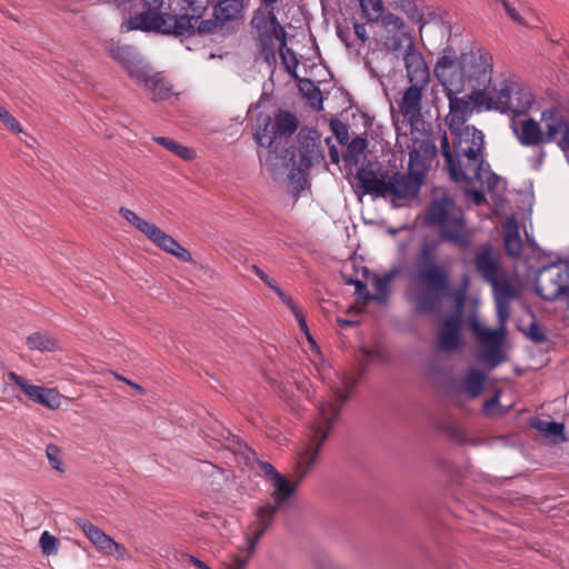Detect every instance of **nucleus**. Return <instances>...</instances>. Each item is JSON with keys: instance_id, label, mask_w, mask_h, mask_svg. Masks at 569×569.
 Instances as JSON below:
<instances>
[{"instance_id": "39448f33", "label": "nucleus", "mask_w": 569, "mask_h": 569, "mask_svg": "<svg viewBox=\"0 0 569 569\" xmlns=\"http://www.w3.org/2000/svg\"><path fill=\"white\" fill-rule=\"evenodd\" d=\"M513 132L523 146L555 142L569 161V116L557 108L542 111L540 121L527 118L512 122Z\"/></svg>"}, {"instance_id": "79ce46f5", "label": "nucleus", "mask_w": 569, "mask_h": 569, "mask_svg": "<svg viewBox=\"0 0 569 569\" xmlns=\"http://www.w3.org/2000/svg\"><path fill=\"white\" fill-rule=\"evenodd\" d=\"M2 123L11 131L21 134L20 140L24 142L28 147L32 148V143L27 139V134L23 132L20 123L12 118L9 113L2 112Z\"/></svg>"}, {"instance_id": "e2e57ef3", "label": "nucleus", "mask_w": 569, "mask_h": 569, "mask_svg": "<svg viewBox=\"0 0 569 569\" xmlns=\"http://www.w3.org/2000/svg\"><path fill=\"white\" fill-rule=\"evenodd\" d=\"M470 194H471V197H472V200H473L477 204H479V203L483 202V200H485V196H483L482 191H480V190H472V191L470 192Z\"/></svg>"}, {"instance_id": "a878e982", "label": "nucleus", "mask_w": 569, "mask_h": 569, "mask_svg": "<svg viewBox=\"0 0 569 569\" xmlns=\"http://www.w3.org/2000/svg\"><path fill=\"white\" fill-rule=\"evenodd\" d=\"M325 159L320 140L315 137L303 138L300 142V167L302 170L320 163Z\"/></svg>"}, {"instance_id": "f8f14e48", "label": "nucleus", "mask_w": 569, "mask_h": 569, "mask_svg": "<svg viewBox=\"0 0 569 569\" xmlns=\"http://www.w3.org/2000/svg\"><path fill=\"white\" fill-rule=\"evenodd\" d=\"M251 24L258 33L264 61L269 66L276 63V46L283 44L284 29L272 11L261 9L254 13Z\"/></svg>"}, {"instance_id": "603ef678", "label": "nucleus", "mask_w": 569, "mask_h": 569, "mask_svg": "<svg viewBox=\"0 0 569 569\" xmlns=\"http://www.w3.org/2000/svg\"><path fill=\"white\" fill-rule=\"evenodd\" d=\"M250 269L267 284L271 286V282L273 281L268 274H266L258 266L252 264L250 266Z\"/></svg>"}, {"instance_id": "473e14b6", "label": "nucleus", "mask_w": 569, "mask_h": 569, "mask_svg": "<svg viewBox=\"0 0 569 569\" xmlns=\"http://www.w3.org/2000/svg\"><path fill=\"white\" fill-rule=\"evenodd\" d=\"M485 375L471 369L463 379V390L472 398L478 397L483 388Z\"/></svg>"}, {"instance_id": "a211bd4d", "label": "nucleus", "mask_w": 569, "mask_h": 569, "mask_svg": "<svg viewBox=\"0 0 569 569\" xmlns=\"http://www.w3.org/2000/svg\"><path fill=\"white\" fill-rule=\"evenodd\" d=\"M267 148L268 151L264 156L259 152L260 162L274 179H278L295 163L292 146H288L286 142H276L272 147Z\"/></svg>"}, {"instance_id": "f257e3e1", "label": "nucleus", "mask_w": 569, "mask_h": 569, "mask_svg": "<svg viewBox=\"0 0 569 569\" xmlns=\"http://www.w3.org/2000/svg\"><path fill=\"white\" fill-rule=\"evenodd\" d=\"M433 72L446 92L458 94L468 89L472 90L473 96L492 81L491 57L480 49L460 54L446 49L438 58Z\"/></svg>"}, {"instance_id": "8fccbe9b", "label": "nucleus", "mask_w": 569, "mask_h": 569, "mask_svg": "<svg viewBox=\"0 0 569 569\" xmlns=\"http://www.w3.org/2000/svg\"><path fill=\"white\" fill-rule=\"evenodd\" d=\"M148 7V10L146 12H159L160 9H162L168 0H143Z\"/></svg>"}, {"instance_id": "c03bdc74", "label": "nucleus", "mask_w": 569, "mask_h": 569, "mask_svg": "<svg viewBox=\"0 0 569 569\" xmlns=\"http://www.w3.org/2000/svg\"><path fill=\"white\" fill-rule=\"evenodd\" d=\"M380 20L382 22V26L388 31H392V30L400 31V32L407 31L405 28L403 21L398 16H396L393 13H386V14L382 13V18Z\"/></svg>"}, {"instance_id": "6e6552de", "label": "nucleus", "mask_w": 569, "mask_h": 569, "mask_svg": "<svg viewBox=\"0 0 569 569\" xmlns=\"http://www.w3.org/2000/svg\"><path fill=\"white\" fill-rule=\"evenodd\" d=\"M352 381L342 378L339 383L331 386V395L319 402L317 416L311 425L310 445L305 450L306 462H312L321 445L328 438L340 415V406L349 398Z\"/></svg>"}, {"instance_id": "412c9836", "label": "nucleus", "mask_w": 569, "mask_h": 569, "mask_svg": "<svg viewBox=\"0 0 569 569\" xmlns=\"http://www.w3.org/2000/svg\"><path fill=\"white\" fill-rule=\"evenodd\" d=\"M461 313L458 311L447 318L439 328L435 349L440 352L451 353L462 345Z\"/></svg>"}, {"instance_id": "f3484780", "label": "nucleus", "mask_w": 569, "mask_h": 569, "mask_svg": "<svg viewBox=\"0 0 569 569\" xmlns=\"http://www.w3.org/2000/svg\"><path fill=\"white\" fill-rule=\"evenodd\" d=\"M406 51L403 52V63L406 76L411 84L427 87L430 79L429 68L422 53L416 48L411 36H405Z\"/></svg>"}, {"instance_id": "864d4df0", "label": "nucleus", "mask_w": 569, "mask_h": 569, "mask_svg": "<svg viewBox=\"0 0 569 569\" xmlns=\"http://www.w3.org/2000/svg\"><path fill=\"white\" fill-rule=\"evenodd\" d=\"M295 317L298 320L301 330H303L305 333L307 335L309 341H312V338H311V336L309 333V330H308V327H307V323H306V319H305L303 315L301 313V311L298 312L297 315H295Z\"/></svg>"}, {"instance_id": "6ab92c4d", "label": "nucleus", "mask_w": 569, "mask_h": 569, "mask_svg": "<svg viewBox=\"0 0 569 569\" xmlns=\"http://www.w3.org/2000/svg\"><path fill=\"white\" fill-rule=\"evenodd\" d=\"M77 526L82 530L84 536L98 551L107 556L117 553L119 559H126L128 557V550L122 545L116 542L110 536L89 520L78 519Z\"/></svg>"}, {"instance_id": "49530a36", "label": "nucleus", "mask_w": 569, "mask_h": 569, "mask_svg": "<svg viewBox=\"0 0 569 569\" xmlns=\"http://www.w3.org/2000/svg\"><path fill=\"white\" fill-rule=\"evenodd\" d=\"M523 333L535 342H542L546 340L545 330L535 321H532L526 329H523Z\"/></svg>"}, {"instance_id": "f03ea898", "label": "nucleus", "mask_w": 569, "mask_h": 569, "mask_svg": "<svg viewBox=\"0 0 569 569\" xmlns=\"http://www.w3.org/2000/svg\"><path fill=\"white\" fill-rule=\"evenodd\" d=\"M426 164L419 149L409 152L408 172H393L378 177L373 171L361 169L357 179L365 192L389 200L393 207H401L417 198L425 180Z\"/></svg>"}, {"instance_id": "774afa93", "label": "nucleus", "mask_w": 569, "mask_h": 569, "mask_svg": "<svg viewBox=\"0 0 569 569\" xmlns=\"http://www.w3.org/2000/svg\"><path fill=\"white\" fill-rule=\"evenodd\" d=\"M286 305L291 309L293 315H297L298 312H300V310L298 309V307L296 306V303L293 302V300L291 298L288 299Z\"/></svg>"}, {"instance_id": "052dcab7", "label": "nucleus", "mask_w": 569, "mask_h": 569, "mask_svg": "<svg viewBox=\"0 0 569 569\" xmlns=\"http://www.w3.org/2000/svg\"><path fill=\"white\" fill-rule=\"evenodd\" d=\"M270 289H272L277 295L278 297L282 300L283 303H286L288 301V299L290 298L289 296H287L278 286L274 281L271 282V286H268Z\"/></svg>"}, {"instance_id": "aec40b11", "label": "nucleus", "mask_w": 569, "mask_h": 569, "mask_svg": "<svg viewBox=\"0 0 569 569\" xmlns=\"http://www.w3.org/2000/svg\"><path fill=\"white\" fill-rule=\"evenodd\" d=\"M446 93L449 99V113L446 117V123L451 133H458L459 130L467 127L466 121L475 109L478 111L485 110V108H480L472 101V90H470L467 98H459L456 94H450L448 91Z\"/></svg>"}, {"instance_id": "f704fd0d", "label": "nucleus", "mask_w": 569, "mask_h": 569, "mask_svg": "<svg viewBox=\"0 0 569 569\" xmlns=\"http://www.w3.org/2000/svg\"><path fill=\"white\" fill-rule=\"evenodd\" d=\"M153 140L166 148L167 150L173 152L178 157L182 158L183 160H191L194 158L196 153L192 149L181 146L174 140L166 137H153Z\"/></svg>"}, {"instance_id": "5701e85b", "label": "nucleus", "mask_w": 569, "mask_h": 569, "mask_svg": "<svg viewBox=\"0 0 569 569\" xmlns=\"http://www.w3.org/2000/svg\"><path fill=\"white\" fill-rule=\"evenodd\" d=\"M109 52L119 61L132 78H141L146 73L148 63L138 57L136 50L127 44L111 43Z\"/></svg>"}, {"instance_id": "09e8293b", "label": "nucleus", "mask_w": 569, "mask_h": 569, "mask_svg": "<svg viewBox=\"0 0 569 569\" xmlns=\"http://www.w3.org/2000/svg\"><path fill=\"white\" fill-rule=\"evenodd\" d=\"M176 258H178L180 261L183 262H192V256L184 247H182L180 243L178 244V249H174L171 253Z\"/></svg>"}, {"instance_id": "7ed1b4c3", "label": "nucleus", "mask_w": 569, "mask_h": 569, "mask_svg": "<svg viewBox=\"0 0 569 569\" xmlns=\"http://www.w3.org/2000/svg\"><path fill=\"white\" fill-rule=\"evenodd\" d=\"M438 242H425L413 262L409 296L419 311L435 310L449 293L446 269L436 262Z\"/></svg>"}, {"instance_id": "9b49d317", "label": "nucleus", "mask_w": 569, "mask_h": 569, "mask_svg": "<svg viewBox=\"0 0 569 569\" xmlns=\"http://www.w3.org/2000/svg\"><path fill=\"white\" fill-rule=\"evenodd\" d=\"M279 507L270 502L257 506L253 509L254 519L249 523L244 537V547L240 551H246V556H236L234 562L237 569H243L254 553L259 540L263 537L267 530L272 526L274 517L279 511Z\"/></svg>"}, {"instance_id": "4d7b16f0", "label": "nucleus", "mask_w": 569, "mask_h": 569, "mask_svg": "<svg viewBox=\"0 0 569 569\" xmlns=\"http://www.w3.org/2000/svg\"><path fill=\"white\" fill-rule=\"evenodd\" d=\"M270 289H272L277 295L278 297L282 300L283 303H286L288 301V299L290 298L289 296H287L278 286L274 281L271 282V286H268Z\"/></svg>"}, {"instance_id": "ea45409f", "label": "nucleus", "mask_w": 569, "mask_h": 569, "mask_svg": "<svg viewBox=\"0 0 569 569\" xmlns=\"http://www.w3.org/2000/svg\"><path fill=\"white\" fill-rule=\"evenodd\" d=\"M536 427L553 440L562 439L563 425L553 421H538Z\"/></svg>"}, {"instance_id": "bf43d9fd", "label": "nucleus", "mask_w": 569, "mask_h": 569, "mask_svg": "<svg viewBox=\"0 0 569 569\" xmlns=\"http://www.w3.org/2000/svg\"><path fill=\"white\" fill-rule=\"evenodd\" d=\"M270 289H272L277 295L278 297L282 300L283 303H286L288 301V299L290 298L289 296H287L278 286L274 281L271 282V286H268Z\"/></svg>"}, {"instance_id": "c85d7f7f", "label": "nucleus", "mask_w": 569, "mask_h": 569, "mask_svg": "<svg viewBox=\"0 0 569 569\" xmlns=\"http://www.w3.org/2000/svg\"><path fill=\"white\" fill-rule=\"evenodd\" d=\"M505 247L510 256L517 257L521 252L522 241L515 218H509L505 224Z\"/></svg>"}, {"instance_id": "5fc2aeb1", "label": "nucleus", "mask_w": 569, "mask_h": 569, "mask_svg": "<svg viewBox=\"0 0 569 569\" xmlns=\"http://www.w3.org/2000/svg\"><path fill=\"white\" fill-rule=\"evenodd\" d=\"M326 142L327 144L329 146V153H330V159L333 163H338L339 162V152L337 150V148L335 146H331V138H327L326 139Z\"/></svg>"}, {"instance_id": "2eb2a0df", "label": "nucleus", "mask_w": 569, "mask_h": 569, "mask_svg": "<svg viewBox=\"0 0 569 569\" xmlns=\"http://www.w3.org/2000/svg\"><path fill=\"white\" fill-rule=\"evenodd\" d=\"M298 128L297 118L289 112H279L274 120L264 119V127L254 133V139L260 147H272L276 142H286Z\"/></svg>"}, {"instance_id": "ddd939ff", "label": "nucleus", "mask_w": 569, "mask_h": 569, "mask_svg": "<svg viewBox=\"0 0 569 569\" xmlns=\"http://www.w3.org/2000/svg\"><path fill=\"white\" fill-rule=\"evenodd\" d=\"M476 268L483 279L491 284L495 301H498L499 296H503L507 301H512L518 297V290L506 279L490 248H482L477 253Z\"/></svg>"}, {"instance_id": "b1692460", "label": "nucleus", "mask_w": 569, "mask_h": 569, "mask_svg": "<svg viewBox=\"0 0 569 569\" xmlns=\"http://www.w3.org/2000/svg\"><path fill=\"white\" fill-rule=\"evenodd\" d=\"M220 437L226 441V451L230 452L233 459L244 462H263L252 448L231 435L229 430L223 429Z\"/></svg>"}, {"instance_id": "13d9d810", "label": "nucleus", "mask_w": 569, "mask_h": 569, "mask_svg": "<svg viewBox=\"0 0 569 569\" xmlns=\"http://www.w3.org/2000/svg\"><path fill=\"white\" fill-rule=\"evenodd\" d=\"M270 289H272L277 295L278 297L282 300L283 303H286L288 301V299L290 298L289 296H287L278 286L274 281L271 282V286H268Z\"/></svg>"}, {"instance_id": "9d476101", "label": "nucleus", "mask_w": 569, "mask_h": 569, "mask_svg": "<svg viewBox=\"0 0 569 569\" xmlns=\"http://www.w3.org/2000/svg\"><path fill=\"white\" fill-rule=\"evenodd\" d=\"M426 220L428 224H436L442 228L441 238L443 240L452 242L460 248H467L470 244L462 214L448 197L435 200L430 204Z\"/></svg>"}, {"instance_id": "a19ab883", "label": "nucleus", "mask_w": 569, "mask_h": 569, "mask_svg": "<svg viewBox=\"0 0 569 569\" xmlns=\"http://www.w3.org/2000/svg\"><path fill=\"white\" fill-rule=\"evenodd\" d=\"M39 545L42 553L46 556L56 555L59 550L58 539L48 531L41 533Z\"/></svg>"}, {"instance_id": "de8ad7c7", "label": "nucleus", "mask_w": 569, "mask_h": 569, "mask_svg": "<svg viewBox=\"0 0 569 569\" xmlns=\"http://www.w3.org/2000/svg\"><path fill=\"white\" fill-rule=\"evenodd\" d=\"M46 455L50 462H58L60 459L64 458L61 449L54 445L47 446Z\"/></svg>"}, {"instance_id": "0e129e2a", "label": "nucleus", "mask_w": 569, "mask_h": 569, "mask_svg": "<svg viewBox=\"0 0 569 569\" xmlns=\"http://www.w3.org/2000/svg\"><path fill=\"white\" fill-rule=\"evenodd\" d=\"M499 403V396L496 395L490 400L486 402V410H489L491 407H495Z\"/></svg>"}, {"instance_id": "bb28decb", "label": "nucleus", "mask_w": 569, "mask_h": 569, "mask_svg": "<svg viewBox=\"0 0 569 569\" xmlns=\"http://www.w3.org/2000/svg\"><path fill=\"white\" fill-rule=\"evenodd\" d=\"M242 9L241 0H217L213 9L214 19H209L217 24V31L222 29L223 23L236 19Z\"/></svg>"}, {"instance_id": "20e7f679", "label": "nucleus", "mask_w": 569, "mask_h": 569, "mask_svg": "<svg viewBox=\"0 0 569 569\" xmlns=\"http://www.w3.org/2000/svg\"><path fill=\"white\" fill-rule=\"evenodd\" d=\"M453 136L455 154L461 171L460 181L479 183L488 190L499 187L500 177L493 173L483 161V134L475 127H465Z\"/></svg>"}, {"instance_id": "423d86ee", "label": "nucleus", "mask_w": 569, "mask_h": 569, "mask_svg": "<svg viewBox=\"0 0 569 569\" xmlns=\"http://www.w3.org/2000/svg\"><path fill=\"white\" fill-rule=\"evenodd\" d=\"M472 101L486 111L496 110L511 116L527 114L535 106L531 89L520 82L501 80L475 93Z\"/></svg>"}, {"instance_id": "58836bf2", "label": "nucleus", "mask_w": 569, "mask_h": 569, "mask_svg": "<svg viewBox=\"0 0 569 569\" xmlns=\"http://www.w3.org/2000/svg\"><path fill=\"white\" fill-rule=\"evenodd\" d=\"M279 51L282 63L288 72L293 73L298 66V59L293 51L286 47V33L283 34V44L276 46V51Z\"/></svg>"}, {"instance_id": "a18cd8bd", "label": "nucleus", "mask_w": 569, "mask_h": 569, "mask_svg": "<svg viewBox=\"0 0 569 569\" xmlns=\"http://www.w3.org/2000/svg\"><path fill=\"white\" fill-rule=\"evenodd\" d=\"M406 34L411 36L409 31H402L398 36L387 37L385 40L386 48L392 52L399 51L401 48L406 50Z\"/></svg>"}, {"instance_id": "cd10ccee", "label": "nucleus", "mask_w": 569, "mask_h": 569, "mask_svg": "<svg viewBox=\"0 0 569 569\" xmlns=\"http://www.w3.org/2000/svg\"><path fill=\"white\" fill-rule=\"evenodd\" d=\"M142 81L146 88L152 93L153 100H166L169 98L171 89L158 74H151V68L148 66L146 73L141 78H137Z\"/></svg>"}, {"instance_id": "7c9ffc66", "label": "nucleus", "mask_w": 569, "mask_h": 569, "mask_svg": "<svg viewBox=\"0 0 569 569\" xmlns=\"http://www.w3.org/2000/svg\"><path fill=\"white\" fill-rule=\"evenodd\" d=\"M362 17L368 22H378L385 12V3L382 0H358Z\"/></svg>"}, {"instance_id": "4468645a", "label": "nucleus", "mask_w": 569, "mask_h": 569, "mask_svg": "<svg viewBox=\"0 0 569 569\" xmlns=\"http://www.w3.org/2000/svg\"><path fill=\"white\" fill-rule=\"evenodd\" d=\"M537 292L546 300H555L569 289V260L543 267L536 280Z\"/></svg>"}, {"instance_id": "393cba45", "label": "nucleus", "mask_w": 569, "mask_h": 569, "mask_svg": "<svg viewBox=\"0 0 569 569\" xmlns=\"http://www.w3.org/2000/svg\"><path fill=\"white\" fill-rule=\"evenodd\" d=\"M425 88L426 87L411 84L403 92L402 100L400 102V112L410 123L418 121L421 116V98L422 90Z\"/></svg>"}, {"instance_id": "37998d69", "label": "nucleus", "mask_w": 569, "mask_h": 569, "mask_svg": "<svg viewBox=\"0 0 569 569\" xmlns=\"http://www.w3.org/2000/svg\"><path fill=\"white\" fill-rule=\"evenodd\" d=\"M501 3L506 13L511 20L518 24L530 27V22L520 14L518 8L515 6V2H511L510 0H502Z\"/></svg>"}, {"instance_id": "4c0bfd02", "label": "nucleus", "mask_w": 569, "mask_h": 569, "mask_svg": "<svg viewBox=\"0 0 569 569\" xmlns=\"http://www.w3.org/2000/svg\"><path fill=\"white\" fill-rule=\"evenodd\" d=\"M391 280V274H385L382 277L377 276L373 279V288L376 293L370 297L371 299L378 302H385L389 291V282Z\"/></svg>"}, {"instance_id": "0eeeda50", "label": "nucleus", "mask_w": 569, "mask_h": 569, "mask_svg": "<svg viewBox=\"0 0 569 569\" xmlns=\"http://www.w3.org/2000/svg\"><path fill=\"white\" fill-rule=\"evenodd\" d=\"M204 0L192 9L191 13L182 16H171L162 12H142L141 14L129 19L124 27L127 30H157L162 33L183 34L193 32L209 33L217 31V24L210 20H201L202 12L206 10Z\"/></svg>"}, {"instance_id": "6e6d98bb", "label": "nucleus", "mask_w": 569, "mask_h": 569, "mask_svg": "<svg viewBox=\"0 0 569 569\" xmlns=\"http://www.w3.org/2000/svg\"><path fill=\"white\" fill-rule=\"evenodd\" d=\"M270 289H272L277 295L278 297L282 300L283 303H286L288 301V299L290 298L289 296H287L278 286L274 281L271 282V286H268Z\"/></svg>"}, {"instance_id": "69168bd1", "label": "nucleus", "mask_w": 569, "mask_h": 569, "mask_svg": "<svg viewBox=\"0 0 569 569\" xmlns=\"http://www.w3.org/2000/svg\"><path fill=\"white\" fill-rule=\"evenodd\" d=\"M211 466H212L211 476H218L220 478H224L223 470L218 465H211Z\"/></svg>"}, {"instance_id": "338daca9", "label": "nucleus", "mask_w": 569, "mask_h": 569, "mask_svg": "<svg viewBox=\"0 0 569 569\" xmlns=\"http://www.w3.org/2000/svg\"><path fill=\"white\" fill-rule=\"evenodd\" d=\"M306 84L310 88L312 94L309 97L310 99H313L315 97H319L320 96V91L310 82V81H307Z\"/></svg>"}, {"instance_id": "680f3d73", "label": "nucleus", "mask_w": 569, "mask_h": 569, "mask_svg": "<svg viewBox=\"0 0 569 569\" xmlns=\"http://www.w3.org/2000/svg\"><path fill=\"white\" fill-rule=\"evenodd\" d=\"M189 561H190V563H192L194 567H197L199 569H210L203 561H201L200 559H198L193 556L189 557Z\"/></svg>"}, {"instance_id": "3c124183", "label": "nucleus", "mask_w": 569, "mask_h": 569, "mask_svg": "<svg viewBox=\"0 0 569 569\" xmlns=\"http://www.w3.org/2000/svg\"><path fill=\"white\" fill-rule=\"evenodd\" d=\"M353 29H355V33H356L357 38L360 41L366 42L369 39L365 24L359 23V22H355L353 23Z\"/></svg>"}, {"instance_id": "c756f323", "label": "nucleus", "mask_w": 569, "mask_h": 569, "mask_svg": "<svg viewBox=\"0 0 569 569\" xmlns=\"http://www.w3.org/2000/svg\"><path fill=\"white\" fill-rule=\"evenodd\" d=\"M28 347L41 352H50L59 349V342L52 336L42 332H34L27 339Z\"/></svg>"}, {"instance_id": "c9c22d12", "label": "nucleus", "mask_w": 569, "mask_h": 569, "mask_svg": "<svg viewBox=\"0 0 569 569\" xmlns=\"http://www.w3.org/2000/svg\"><path fill=\"white\" fill-rule=\"evenodd\" d=\"M148 239L152 241L157 247L170 254L174 249H178L179 243L170 234L158 227L154 228Z\"/></svg>"}, {"instance_id": "1a4fd4ad", "label": "nucleus", "mask_w": 569, "mask_h": 569, "mask_svg": "<svg viewBox=\"0 0 569 569\" xmlns=\"http://www.w3.org/2000/svg\"><path fill=\"white\" fill-rule=\"evenodd\" d=\"M495 302L499 321L497 329L485 327L476 316L469 319L470 328L480 345L478 359L481 362L488 363L490 368H496L502 361L501 346L507 332V321L510 317L511 303V301L505 300L503 296H499L498 301Z\"/></svg>"}, {"instance_id": "dca6fc26", "label": "nucleus", "mask_w": 569, "mask_h": 569, "mask_svg": "<svg viewBox=\"0 0 569 569\" xmlns=\"http://www.w3.org/2000/svg\"><path fill=\"white\" fill-rule=\"evenodd\" d=\"M262 466L273 487V491L271 492V497L274 500L273 505L281 508L295 493L298 482L308 473L310 465H298V468L295 470V476L297 477L295 482H291L286 476L279 472L273 465Z\"/></svg>"}, {"instance_id": "2f4dec72", "label": "nucleus", "mask_w": 569, "mask_h": 569, "mask_svg": "<svg viewBox=\"0 0 569 569\" xmlns=\"http://www.w3.org/2000/svg\"><path fill=\"white\" fill-rule=\"evenodd\" d=\"M119 213L136 229L143 233L147 238H149V236L157 227L154 223L141 218L140 216H138L136 212L128 208H120Z\"/></svg>"}, {"instance_id": "72a5a7b5", "label": "nucleus", "mask_w": 569, "mask_h": 569, "mask_svg": "<svg viewBox=\"0 0 569 569\" xmlns=\"http://www.w3.org/2000/svg\"><path fill=\"white\" fill-rule=\"evenodd\" d=\"M441 152L446 159V163L450 173V177L455 181H460L461 171L458 168V160L456 158L455 151L450 150L449 140L447 134H443L441 138Z\"/></svg>"}, {"instance_id": "4be33fe9", "label": "nucleus", "mask_w": 569, "mask_h": 569, "mask_svg": "<svg viewBox=\"0 0 569 569\" xmlns=\"http://www.w3.org/2000/svg\"><path fill=\"white\" fill-rule=\"evenodd\" d=\"M8 378L31 400L46 406L49 409H57L61 406V396L57 390L30 385L26 379L12 371L8 373Z\"/></svg>"}, {"instance_id": "e433bc0d", "label": "nucleus", "mask_w": 569, "mask_h": 569, "mask_svg": "<svg viewBox=\"0 0 569 569\" xmlns=\"http://www.w3.org/2000/svg\"><path fill=\"white\" fill-rule=\"evenodd\" d=\"M392 6L395 9L403 12L410 21L415 23L421 22L422 14L413 0H393Z\"/></svg>"}]
</instances>
